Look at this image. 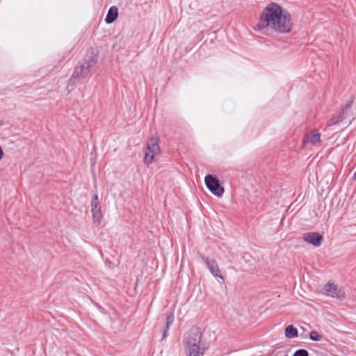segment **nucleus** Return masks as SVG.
Wrapping results in <instances>:
<instances>
[{
  "label": "nucleus",
  "instance_id": "9",
  "mask_svg": "<svg viewBox=\"0 0 356 356\" xmlns=\"http://www.w3.org/2000/svg\"><path fill=\"white\" fill-rule=\"evenodd\" d=\"M305 241L313 245L314 247H319L323 241V236L317 232H308L303 235Z\"/></svg>",
  "mask_w": 356,
  "mask_h": 356
},
{
  "label": "nucleus",
  "instance_id": "2",
  "mask_svg": "<svg viewBox=\"0 0 356 356\" xmlns=\"http://www.w3.org/2000/svg\"><path fill=\"white\" fill-rule=\"evenodd\" d=\"M156 137H152L147 143L144 149V163L147 165L152 163L155 156L160 154V147Z\"/></svg>",
  "mask_w": 356,
  "mask_h": 356
},
{
  "label": "nucleus",
  "instance_id": "16",
  "mask_svg": "<svg viewBox=\"0 0 356 356\" xmlns=\"http://www.w3.org/2000/svg\"><path fill=\"white\" fill-rule=\"evenodd\" d=\"M308 352L305 349H300L296 350L293 356H308Z\"/></svg>",
  "mask_w": 356,
  "mask_h": 356
},
{
  "label": "nucleus",
  "instance_id": "17",
  "mask_svg": "<svg viewBox=\"0 0 356 356\" xmlns=\"http://www.w3.org/2000/svg\"><path fill=\"white\" fill-rule=\"evenodd\" d=\"M167 330H168L165 329L163 333V337H162L163 339H165V337H167V336L168 335Z\"/></svg>",
  "mask_w": 356,
  "mask_h": 356
},
{
  "label": "nucleus",
  "instance_id": "8",
  "mask_svg": "<svg viewBox=\"0 0 356 356\" xmlns=\"http://www.w3.org/2000/svg\"><path fill=\"white\" fill-rule=\"evenodd\" d=\"M320 136L321 134L317 130L305 134L303 138V145H306L310 144L312 145H320L321 143Z\"/></svg>",
  "mask_w": 356,
  "mask_h": 356
},
{
  "label": "nucleus",
  "instance_id": "12",
  "mask_svg": "<svg viewBox=\"0 0 356 356\" xmlns=\"http://www.w3.org/2000/svg\"><path fill=\"white\" fill-rule=\"evenodd\" d=\"M285 336L287 338H294L298 336V330L293 325H289L285 329Z\"/></svg>",
  "mask_w": 356,
  "mask_h": 356
},
{
  "label": "nucleus",
  "instance_id": "15",
  "mask_svg": "<svg viewBox=\"0 0 356 356\" xmlns=\"http://www.w3.org/2000/svg\"><path fill=\"white\" fill-rule=\"evenodd\" d=\"M309 338L312 341H318L321 339V337L316 331H311L309 333Z\"/></svg>",
  "mask_w": 356,
  "mask_h": 356
},
{
  "label": "nucleus",
  "instance_id": "19",
  "mask_svg": "<svg viewBox=\"0 0 356 356\" xmlns=\"http://www.w3.org/2000/svg\"><path fill=\"white\" fill-rule=\"evenodd\" d=\"M350 104L347 105V106H346V110H347L348 108H350Z\"/></svg>",
  "mask_w": 356,
  "mask_h": 356
},
{
  "label": "nucleus",
  "instance_id": "14",
  "mask_svg": "<svg viewBox=\"0 0 356 356\" xmlns=\"http://www.w3.org/2000/svg\"><path fill=\"white\" fill-rule=\"evenodd\" d=\"M174 314L173 313H170L166 317V323H165V329L168 330L169 327L172 325L174 322Z\"/></svg>",
  "mask_w": 356,
  "mask_h": 356
},
{
  "label": "nucleus",
  "instance_id": "5",
  "mask_svg": "<svg viewBox=\"0 0 356 356\" xmlns=\"http://www.w3.org/2000/svg\"><path fill=\"white\" fill-rule=\"evenodd\" d=\"M324 290L326 294L329 296L339 300H343L345 298V292L341 289H339L337 285L332 282L327 283L324 286Z\"/></svg>",
  "mask_w": 356,
  "mask_h": 356
},
{
  "label": "nucleus",
  "instance_id": "1",
  "mask_svg": "<svg viewBox=\"0 0 356 356\" xmlns=\"http://www.w3.org/2000/svg\"><path fill=\"white\" fill-rule=\"evenodd\" d=\"M265 29L279 33H289L292 29L290 14L277 3H268L261 13L257 24L258 30Z\"/></svg>",
  "mask_w": 356,
  "mask_h": 356
},
{
  "label": "nucleus",
  "instance_id": "13",
  "mask_svg": "<svg viewBox=\"0 0 356 356\" xmlns=\"http://www.w3.org/2000/svg\"><path fill=\"white\" fill-rule=\"evenodd\" d=\"M344 111H343L341 113L339 114L337 116H333L327 122L328 126H332L334 124H336L339 123V122L342 121L344 118L343 116Z\"/></svg>",
  "mask_w": 356,
  "mask_h": 356
},
{
  "label": "nucleus",
  "instance_id": "3",
  "mask_svg": "<svg viewBox=\"0 0 356 356\" xmlns=\"http://www.w3.org/2000/svg\"><path fill=\"white\" fill-rule=\"evenodd\" d=\"M200 339L197 333L193 337L187 338L186 341L187 356H203L204 348L200 347Z\"/></svg>",
  "mask_w": 356,
  "mask_h": 356
},
{
  "label": "nucleus",
  "instance_id": "11",
  "mask_svg": "<svg viewBox=\"0 0 356 356\" xmlns=\"http://www.w3.org/2000/svg\"><path fill=\"white\" fill-rule=\"evenodd\" d=\"M118 16V8L115 6H112L109 8L108 13L106 15L105 22L107 24L113 23Z\"/></svg>",
  "mask_w": 356,
  "mask_h": 356
},
{
  "label": "nucleus",
  "instance_id": "4",
  "mask_svg": "<svg viewBox=\"0 0 356 356\" xmlns=\"http://www.w3.org/2000/svg\"><path fill=\"white\" fill-rule=\"evenodd\" d=\"M205 184L208 189L216 196L220 197L224 193V188L220 186L218 179L211 175L204 178Z\"/></svg>",
  "mask_w": 356,
  "mask_h": 356
},
{
  "label": "nucleus",
  "instance_id": "10",
  "mask_svg": "<svg viewBox=\"0 0 356 356\" xmlns=\"http://www.w3.org/2000/svg\"><path fill=\"white\" fill-rule=\"evenodd\" d=\"M202 260L212 275H213L215 277L223 279L220 270L219 269L218 264L215 260L209 259V258L204 257H202Z\"/></svg>",
  "mask_w": 356,
  "mask_h": 356
},
{
  "label": "nucleus",
  "instance_id": "18",
  "mask_svg": "<svg viewBox=\"0 0 356 356\" xmlns=\"http://www.w3.org/2000/svg\"><path fill=\"white\" fill-rule=\"evenodd\" d=\"M353 179H354L355 180H356V172H355V174H354Z\"/></svg>",
  "mask_w": 356,
  "mask_h": 356
},
{
  "label": "nucleus",
  "instance_id": "7",
  "mask_svg": "<svg viewBox=\"0 0 356 356\" xmlns=\"http://www.w3.org/2000/svg\"><path fill=\"white\" fill-rule=\"evenodd\" d=\"M91 209L94 222L99 224L102 219V211L98 195L97 194H95L92 199Z\"/></svg>",
  "mask_w": 356,
  "mask_h": 356
},
{
  "label": "nucleus",
  "instance_id": "6",
  "mask_svg": "<svg viewBox=\"0 0 356 356\" xmlns=\"http://www.w3.org/2000/svg\"><path fill=\"white\" fill-rule=\"evenodd\" d=\"M94 63L93 60L90 62L85 60L81 65L76 67L73 76L78 79L86 76L89 73Z\"/></svg>",
  "mask_w": 356,
  "mask_h": 356
}]
</instances>
